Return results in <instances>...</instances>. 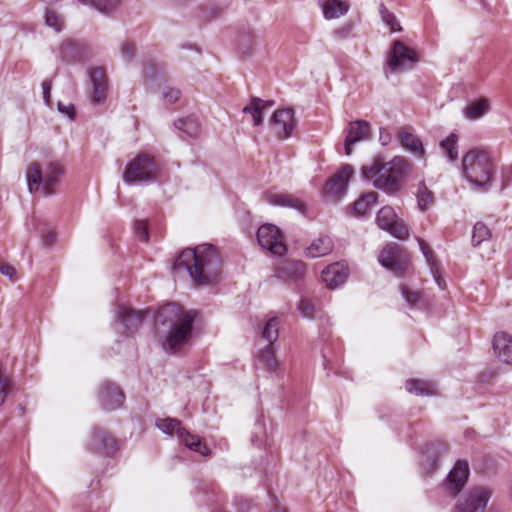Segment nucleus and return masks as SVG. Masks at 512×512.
<instances>
[{
	"label": "nucleus",
	"instance_id": "f257e3e1",
	"mask_svg": "<svg viewBox=\"0 0 512 512\" xmlns=\"http://www.w3.org/2000/svg\"><path fill=\"white\" fill-rule=\"evenodd\" d=\"M197 311L186 310L176 303L162 306L157 313V322L166 327L162 347L170 353H177L189 345L193 336Z\"/></svg>",
	"mask_w": 512,
	"mask_h": 512
},
{
	"label": "nucleus",
	"instance_id": "f03ea898",
	"mask_svg": "<svg viewBox=\"0 0 512 512\" xmlns=\"http://www.w3.org/2000/svg\"><path fill=\"white\" fill-rule=\"evenodd\" d=\"M221 259L211 244L183 250L173 264V270L185 271L199 285H206L220 273Z\"/></svg>",
	"mask_w": 512,
	"mask_h": 512
},
{
	"label": "nucleus",
	"instance_id": "7ed1b4c3",
	"mask_svg": "<svg viewBox=\"0 0 512 512\" xmlns=\"http://www.w3.org/2000/svg\"><path fill=\"white\" fill-rule=\"evenodd\" d=\"M407 173V162L403 157H394L388 162L375 159L361 169L362 177L388 195L398 193Z\"/></svg>",
	"mask_w": 512,
	"mask_h": 512
},
{
	"label": "nucleus",
	"instance_id": "20e7f679",
	"mask_svg": "<svg viewBox=\"0 0 512 512\" xmlns=\"http://www.w3.org/2000/svg\"><path fill=\"white\" fill-rule=\"evenodd\" d=\"M463 174L473 185L486 187L495 176V165L489 152L483 149L468 151L462 160Z\"/></svg>",
	"mask_w": 512,
	"mask_h": 512
},
{
	"label": "nucleus",
	"instance_id": "39448f33",
	"mask_svg": "<svg viewBox=\"0 0 512 512\" xmlns=\"http://www.w3.org/2000/svg\"><path fill=\"white\" fill-rule=\"evenodd\" d=\"M63 174L62 166L56 161L46 162L43 166L33 162L26 172L28 189L31 193L41 190L43 195L50 196Z\"/></svg>",
	"mask_w": 512,
	"mask_h": 512
},
{
	"label": "nucleus",
	"instance_id": "423d86ee",
	"mask_svg": "<svg viewBox=\"0 0 512 512\" xmlns=\"http://www.w3.org/2000/svg\"><path fill=\"white\" fill-rule=\"evenodd\" d=\"M158 166L153 157L147 154H139L131 160L123 174V180L127 184L148 183L157 179Z\"/></svg>",
	"mask_w": 512,
	"mask_h": 512
},
{
	"label": "nucleus",
	"instance_id": "0eeeda50",
	"mask_svg": "<svg viewBox=\"0 0 512 512\" xmlns=\"http://www.w3.org/2000/svg\"><path fill=\"white\" fill-rule=\"evenodd\" d=\"M493 495V489L487 486H473L459 499L457 512H484Z\"/></svg>",
	"mask_w": 512,
	"mask_h": 512
},
{
	"label": "nucleus",
	"instance_id": "6e6552de",
	"mask_svg": "<svg viewBox=\"0 0 512 512\" xmlns=\"http://www.w3.org/2000/svg\"><path fill=\"white\" fill-rule=\"evenodd\" d=\"M418 62V56L414 49L396 40L392 44L391 53L388 56V67L392 72H403L413 68Z\"/></svg>",
	"mask_w": 512,
	"mask_h": 512
},
{
	"label": "nucleus",
	"instance_id": "1a4fd4ad",
	"mask_svg": "<svg viewBox=\"0 0 512 512\" xmlns=\"http://www.w3.org/2000/svg\"><path fill=\"white\" fill-rule=\"evenodd\" d=\"M145 310H134L131 307L119 304L115 311V319L118 323L116 330L125 335H132L142 324Z\"/></svg>",
	"mask_w": 512,
	"mask_h": 512
},
{
	"label": "nucleus",
	"instance_id": "9d476101",
	"mask_svg": "<svg viewBox=\"0 0 512 512\" xmlns=\"http://www.w3.org/2000/svg\"><path fill=\"white\" fill-rule=\"evenodd\" d=\"M378 260L395 275H402L408 269L407 256L396 243L387 244L380 252Z\"/></svg>",
	"mask_w": 512,
	"mask_h": 512
},
{
	"label": "nucleus",
	"instance_id": "9b49d317",
	"mask_svg": "<svg viewBox=\"0 0 512 512\" xmlns=\"http://www.w3.org/2000/svg\"><path fill=\"white\" fill-rule=\"evenodd\" d=\"M376 223L379 228L400 240L406 239L409 235L407 225L397 218L396 213L390 206H385L378 211Z\"/></svg>",
	"mask_w": 512,
	"mask_h": 512
},
{
	"label": "nucleus",
	"instance_id": "f8f14e48",
	"mask_svg": "<svg viewBox=\"0 0 512 512\" xmlns=\"http://www.w3.org/2000/svg\"><path fill=\"white\" fill-rule=\"evenodd\" d=\"M257 240L261 247L273 254L282 255L286 251L280 230L273 224L262 225L257 231Z\"/></svg>",
	"mask_w": 512,
	"mask_h": 512
},
{
	"label": "nucleus",
	"instance_id": "ddd939ff",
	"mask_svg": "<svg viewBox=\"0 0 512 512\" xmlns=\"http://www.w3.org/2000/svg\"><path fill=\"white\" fill-rule=\"evenodd\" d=\"M92 91L89 93V99L92 104L102 103L106 97L109 88V80L103 67H92L88 70Z\"/></svg>",
	"mask_w": 512,
	"mask_h": 512
},
{
	"label": "nucleus",
	"instance_id": "4468645a",
	"mask_svg": "<svg viewBox=\"0 0 512 512\" xmlns=\"http://www.w3.org/2000/svg\"><path fill=\"white\" fill-rule=\"evenodd\" d=\"M125 396L121 389L112 382L104 381L100 385L98 400L103 409L111 411L122 406Z\"/></svg>",
	"mask_w": 512,
	"mask_h": 512
},
{
	"label": "nucleus",
	"instance_id": "2eb2a0df",
	"mask_svg": "<svg viewBox=\"0 0 512 512\" xmlns=\"http://www.w3.org/2000/svg\"><path fill=\"white\" fill-rule=\"evenodd\" d=\"M469 477V466L465 460H458L450 470L445 481V489L456 495L463 488Z\"/></svg>",
	"mask_w": 512,
	"mask_h": 512
},
{
	"label": "nucleus",
	"instance_id": "dca6fc26",
	"mask_svg": "<svg viewBox=\"0 0 512 512\" xmlns=\"http://www.w3.org/2000/svg\"><path fill=\"white\" fill-rule=\"evenodd\" d=\"M272 124L278 138H289L296 125L294 110L292 108L276 110L273 113Z\"/></svg>",
	"mask_w": 512,
	"mask_h": 512
},
{
	"label": "nucleus",
	"instance_id": "f3484780",
	"mask_svg": "<svg viewBox=\"0 0 512 512\" xmlns=\"http://www.w3.org/2000/svg\"><path fill=\"white\" fill-rule=\"evenodd\" d=\"M370 135V124L364 120H357L349 124L344 142L346 155L352 154L351 146L359 141L368 139Z\"/></svg>",
	"mask_w": 512,
	"mask_h": 512
},
{
	"label": "nucleus",
	"instance_id": "a211bd4d",
	"mask_svg": "<svg viewBox=\"0 0 512 512\" xmlns=\"http://www.w3.org/2000/svg\"><path fill=\"white\" fill-rule=\"evenodd\" d=\"M263 199L273 206L288 207L304 213L306 204L300 198L288 193L265 192Z\"/></svg>",
	"mask_w": 512,
	"mask_h": 512
},
{
	"label": "nucleus",
	"instance_id": "6ab92c4d",
	"mask_svg": "<svg viewBox=\"0 0 512 512\" xmlns=\"http://www.w3.org/2000/svg\"><path fill=\"white\" fill-rule=\"evenodd\" d=\"M353 174L354 169L350 164L343 165L341 169L326 182V193L337 196L344 192Z\"/></svg>",
	"mask_w": 512,
	"mask_h": 512
},
{
	"label": "nucleus",
	"instance_id": "aec40b11",
	"mask_svg": "<svg viewBox=\"0 0 512 512\" xmlns=\"http://www.w3.org/2000/svg\"><path fill=\"white\" fill-rule=\"evenodd\" d=\"M305 272L302 261H284L276 268L274 276L284 282H296L304 277Z\"/></svg>",
	"mask_w": 512,
	"mask_h": 512
},
{
	"label": "nucleus",
	"instance_id": "412c9836",
	"mask_svg": "<svg viewBox=\"0 0 512 512\" xmlns=\"http://www.w3.org/2000/svg\"><path fill=\"white\" fill-rule=\"evenodd\" d=\"M349 270L346 264L341 262L333 263L322 271V280L330 289L342 285L348 277Z\"/></svg>",
	"mask_w": 512,
	"mask_h": 512
},
{
	"label": "nucleus",
	"instance_id": "4be33fe9",
	"mask_svg": "<svg viewBox=\"0 0 512 512\" xmlns=\"http://www.w3.org/2000/svg\"><path fill=\"white\" fill-rule=\"evenodd\" d=\"M90 449L94 452L110 455L117 449L116 439L102 429H94Z\"/></svg>",
	"mask_w": 512,
	"mask_h": 512
},
{
	"label": "nucleus",
	"instance_id": "5701e85b",
	"mask_svg": "<svg viewBox=\"0 0 512 512\" xmlns=\"http://www.w3.org/2000/svg\"><path fill=\"white\" fill-rule=\"evenodd\" d=\"M493 349L498 359L503 363H512V336L499 332L494 336Z\"/></svg>",
	"mask_w": 512,
	"mask_h": 512
},
{
	"label": "nucleus",
	"instance_id": "b1692460",
	"mask_svg": "<svg viewBox=\"0 0 512 512\" xmlns=\"http://www.w3.org/2000/svg\"><path fill=\"white\" fill-rule=\"evenodd\" d=\"M398 139L401 145L417 157H423L425 154L424 146L420 138L409 129H402L398 133Z\"/></svg>",
	"mask_w": 512,
	"mask_h": 512
},
{
	"label": "nucleus",
	"instance_id": "393cba45",
	"mask_svg": "<svg viewBox=\"0 0 512 512\" xmlns=\"http://www.w3.org/2000/svg\"><path fill=\"white\" fill-rule=\"evenodd\" d=\"M326 19L338 18L345 15L349 9L348 4L343 0H319Z\"/></svg>",
	"mask_w": 512,
	"mask_h": 512
},
{
	"label": "nucleus",
	"instance_id": "a878e982",
	"mask_svg": "<svg viewBox=\"0 0 512 512\" xmlns=\"http://www.w3.org/2000/svg\"><path fill=\"white\" fill-rule=\"evenodd\" d=\"M85 47L78 42L67 40L60 47V55L64 61L77 62L84 57Z\"/></svg>",
	"mask_w": 512,
	"mask_h": 512
},
{
	"label": "nucleus",
	"instance_id": "bb28decb",
	"mask_svg": "<svg viewBox=\"0 0 512 512\" xmlns=\"http://www.w3.org/2000/svg\"><path fill=\"white\" fill-rule=\"evenodd\" d=\"M178 438L192 451L203 456H209L211 453L207 445L202 443L198 436L190 434L185 428L178 430Z\"/></svg>",
	"mask_w": 512,
	"mask_h": 512
},
{
	"label": "nucleus",
	"instance_id": "cd10ccee",
	"mask_svg": "<svg viewBox=\"0 0 512 512\" xmlns=\"http://www.w3.org/2000/svg\"><path fill=\"white\" fill-rule=\"evenodd\" d=\"M333 249V242L330 237H320L306 248V255L311 258L322 257L329 254Z\"/></svg>",
	"mask_w": 512,
	"mask_h": 512
},
{
	"label": "nucleus",
	"instance_id": "c85d7f7f",
	"mask_svg": "<svg viewBox=\"0 0 512 512\" xmlns=\"http://www.w3.org/2000/svg\"><path fill=\"white\" fill-rule=\"evenodd\" d=\"M378 194L374 191H370L361 195L353 203V212L356 216H365L371 211L372 207L376 204Z\"/></svg>",
	"mask_w": 512,
	"mask_h": 512
},
{
	"label": "nucleus",
	"instance_id": "c756f323",
	"mask_svg": "<svg viewBox=\"0 0 512 512\" xmlns=\"http://www.w3.org/2000/svg\"><path fill=\"white\" fill-rule=\"evenodd\" d=\"M489 110V101L487 99H480L468 104L463 111L466 118L476 120L487 114Z\"/></svg>",
	"mask_w": 512,
	"mask_h": 512
},
{
	"label": "nucleus",
	"instance_id": "7c9ffc66",
	"mask_svg": "<svg viewBox=\"0 0 512 512\" xmlns=\"http://www.w3.org/2000/svg\"><path fill=\"white\" fill-rule=\"evenodd\" d=\"M175 127L191 138H197L200 134V123L196 117H186L175 121Z\"/></svg>",
	"mask_w": 512,
	"mask_h": 512
},
{
	"label": "nucleus",
	"instance_id": "2f4dec72",
	"mask_svg": "<svg viewBox=\"0 0 512 512\" xmlns=\"http://www.w3.org/2000/svg\"><path fill=\"white\" fill-rule=\"evenodd\" d=\"M416 196L418 207L421 211H426L434 204L433 192L428 189L424 181L419 183Z\"/></svg>",
	"mask_w": 512,
	"mask_h": 512
},
{
	"label": "nucleus",
	"instance_id": "473e14b6",
	"mask_svg": "<svg viewBox=\"0 0 512 512\" xmlns=\"http://www.w3.org/2000/svg\"><path fill=\"white\" fill-rule=\"evenodd\" d=\"M258 361L268 371L273 372L276 370L278 362L271 344H268L260 351Z\"/></svg>",
	"mask_w": 512,
	"mask_h": 512
},
{
	"label": "nucleus",
	"instance_id": "72a5a7b5",
	"mask_svg": "<svg viewBox=\"0 0 512 512\" xmlns=\"http://www.w3.org/2000/svg\"><path fill=\"white\" fill-rule=\"evenodd\" d=\"M263 105L262 99L258 97H252L248 105L243 108V113L250 114L253 118L254 126H260L263 123L261 106Z\"/></svg>",
	"mask_w": 512,
	"mask_h": 512
},
{
	"label": "nucleus",
	"instance_id": "f704fd0d",
	"mask_svg": "<svg viewBox=\"0 0 512 512\" xmlns=\"http://www.w3.org/2000/svg\"><path fill=\"white\" fill-rule=\"evenodd\" d=\"M458 137L455 133H451L448 137L440 142L441 149L450 161H454L458 157Z\"/></svg>",
	"mask_w": 512,
	"mask_h": 512
},
{
	"label": "nucleus",
	"instance_id": "c9c22d12",
	"mask_svg": "<svg viewBox=\"0 0 512 512\" xmlns=\"http://www.w3.org/2000/svg\"><path fill=\"white\" fill-rule=\"evenodd\" d=\"M405 387L409 393L415 395L423 396L432 394V384L429 382L411 379L406 381Z\"/></svg>",
	"mask_w": 512,
	"mask_h": 512
},
{
	"label": "nucleus",
	"instance_id": "e433bc0d",
	"mask_svg": "<svg viewBox=\"0 0 512 512\" xmlns=\"http://www.w3.org/2000/svg\"><path fill=\"white\" fill-rule=\"evenodd\" d=\"M279 319L277 317H271L266 323L262 330V337L269 344L272 345L278 339L279 331Z\"/></svg>",
	"mask_w": 512,
	"mask_h": 512
},
{
	"label": "nucleus",
	"instance_id": "4c0bfd02",
	"mask_svg": "<svg viewBox=\"0 0 512 512\" xmlns=\"http://www.w3.org/2000/svg\"><path fill=\"white\" fill-rule=\"evenodd\" d=\"M298 310L303 318L314 319L318 316L320 308L315 301L303 298L298 304Z\"/></svg>",
	"mask_w": 512,
	"mask_h": 512
},
{
	"label": "nucleus",
	"instance_id": "58836bf2",
	"mask_svg": "<svg viewBox=\"0 0 512 512\" xmlns=\"http://www.w3.org/2000/svg\"><path fill=\"white\" fill-rule=\"evenodd\" d=\"M82 3L85 4H91L94 6L97 10L104 14H110L114 12L119 4L120 0H79Z\"/></svg>",
	"mask_w": 512,
	"mask_h": 512
},
{
	"label": "nucleus",
	"instance_id": "ea45409f",
	"mask_svg": "<svg viewBox=\"0 0 512 512\" xmlns=\"http://www.w3.org/2000/svg\"><path fill=\"white\" fill-rule=\"evenodd\" d=\"M13 389V382L6 373L5 366L0 362V406Z\"/></svg>",
	"mask_w": 512,
	"mask_h": 512
},
{
	"label": "nucleus",
	"instance_id": "a19ab883",
	"mask_svg": "<svg viewBox=\"0 0 512 512\" xmlns=\"http://www.w3.org/2000/svg\"><path fill=\"white\" fill-rule=\"evenodd\" d=\"M156 426L164 433L173 435L176 433L178 436V430L184 429L181 426V422L175 418H164L156 421Z\"/></svg>",
	"mask_w": 512,
	"mask_h": 512
},
{
	"label": "nucleus",
	"instance_id": "79ce46f5",
	"mask_svg": "<svg viewBox=\"0 0 512 512\" xmlns=\"http://www.w3.org/2000/svg\"><path fill=\"white\" fill-rule=\"evenodd\" d=\"M379 13L383 22L390 27L392 32H398L402 30V27L400 26L396 16L390 12L383 3L379 5Z\"/></svg>",
	"mask_w": 512,
	"mask_h": 512
},
{
	"label": "nucleus",
	"instance_id": "37998d69",
	"mask_svg": "<svg viewBox=\"0 0 512 512\" xmlns=\"http://www.w3.org/2000/svg\"><path fill=\"white\" fill-rule=\"evenodd\" d=\"M491 236L489 228L482 222H477L473 228L472 244L480 245L483 241L488 240Z\"/></svg>",
	"mask_w": 512,
	"mask_h": 512
},
{
	"label": "nucleus",
	"instance_id": "c03bdc74",
	"mask_svg": "<svg viewBox=\"0 0 512 512\" xmlns=\"http://www.w3.org/2000/svg\"><path fill=\"white\" fill-rule=\"evenodd\" d=\"M45 25L52 28L55 32H60L63 29V18L52 10H47L44 15Z\"/></svg>",
	"mask_w": 512,
	"mask_h": 512
},
{
	"label": "nucleus",
	"instance_id": "a18cd8bd",
	"mask_svg": "<svg viewBox=\"0 0 512 512\" xmlns=\"http://www.w3.org/2000/svg\"><path fill=\"white\" fill-rule=\"evenodd\" d=\"M181 97V91L175 87L165 86L162 90V98L168 104L176 103Z\"/></svg>",
	"mask_w": 512,
	"mask_h": 512
},
{
	"label": "nucleus",
	"instance_id": "49530a36",
	"mask_svg": "<svg viewBox=\"0 0 512 512\" xmlns=\"http://www.w3.org/2000/svg\"><path fill=\"white\" fill-rule=\"evenodd\" d=\"M134 230L137 238L142 242H147L149 239L148 227L145 221L137 220L134 225Z\"/></svg>",
	"mask_w": 512,
	"mask_h": 512
},
{
	"label": "nucleus",
	"instance_id": "de8ad7c7",
	"mask_svg": "<svg viewBox=\"0 0 512 512\" xmlns=\"http://www.w3.org/2000/svg\"><path fill=\"white\" fill-rule=\"evenodd\" d=\"M120 53L124 60H132L135 55V45L130 41L122 42L120 45Z\"/></svg>",
	"mask_w": 512,
	"mask_h": 512
},
{
	"label": "nucleus",
	"instance_id": "09e8293b",
	"mask_svg": "<svg viewBox=\"0 0 512 512\" xmlns=\"http://www.w3.org/2000/svg\"><path fill=\"white\" fill-rule=\"evenodd\" d=\"M254 36L250 33H246L240 36L239 38V49L243 54L248 53L249 49L251 48L253 44Z\"/></svg>",
	"mask_w": 512,
	"mask_h": 512
},
{
	"label": "nucleus",
	"instance_id": "8fccbe9b",
	"mask_svg": "<svg viewBox=\"0 0 512 512\" xmlns=\"http://www.w3.org/2000/svg\"><path fill=\"white\" fill-rule=\"evenodd\" d=\"M401 292H402V295L405 298L406 302L410 306L415 305L419 301V299L421 297L420 293H418V292H411V291L408 290V288L406 286H402L401 287Z\"/></svg>",
	"mask_w": 512,
	"mask_h": 512
},
{
	"label": "nucleus",
	"instance_id": "3c124183",
	"mask_svg": "<svg viewBox=\"0 0 512 512\" xmlns=\"http://www.w3.org/2000/svg\"><path fill=\"white\" fill-rule=\"evenodd\" d=\"M57 108L61 114L67 116L69 119H73L75 110L72 104L65 105L59 101L57 104Z\"/></svg>",
	"mask_w": 512,
	"mask_h": 512
},
{
	"label": "nucleus",
	"instance_id": "603ef678",
	"mask_svg": "<svg viewBox=\"0 0 512 512\" xmlns=\"http://www.w3.org/2000/svg\"><path fill=\"white\" fill-rule=\"evenodd\" d=\"M419 247L421 252L423 253L424 257L428 262H431L433 257V251L429 247V245L422 239H418Z\"/></svg>",
	"mask_w": 512,
	"mask_h": 512
},
{
	"label": "nucleus",
	"instance_id": "864d4df0",
	"mask_svg": "<svg viewBox=\"0 0 512 512\" xmlns=\"http://www.w3.org/2000/svg\"><path fill=\"white\" fill-rule=\"evenodd\" d=\"M51 81L44 80L42 82V89H43V99L46 105L50 106V98H51Z\"/></svg>",
	"mask_w": 512,
	"mask_h": 512
},
{
	"label": "nucleus",
	"instance_id": "5fc2aeb1",
	"mask_svg": "<svg viewBox=\"0 0 512 512\" xmlns=\"http://www.w3.org/2000/svg\"><path fill=\"white\" fill-rule=\"evenodd\" d=\"M0 272L4 276H7L10 280H15L16 271H15L14 267L11 266L10 264H7V263L1 264L0 265Z\"/></svg>",
	"mask_w": 512,
	"mask_h": 512
},
{
	"label": "nucleus",
	"instance_id": "6e6d98bb",
	"mask_svg": "<svg viewBox=\"0 0 512 512\" xmlns=\"http://www.w3.org/2000/svg\"><path fill=\"white\" fill-rule=\"evenodd\" d=\"M55 239V234L52 231H47L42 235V241L45 246H48L53 243Z\"/></svg>",
	"mask_w": 512,
	"mask_h": 512
},
{
	"label": "nucleus",
	"instance_id": "4d7b16f0",
	"mask_svg": "<svg viewBox=\"0 0 512 512\" xmlns=\"http://www.w3.org/2000/svg\"><path fill=\"white\" fill-rule=\"evenodd\" d=\"M263 105L261 106L262 110L265 111L268 108H271L274 104L271 100H262Z\"/></svg>",
	"mask_w": 512,
	"mask_h": 512
}]
</instances>
